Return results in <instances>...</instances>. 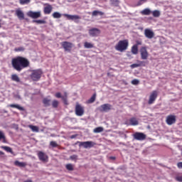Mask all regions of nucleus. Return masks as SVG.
<instances>
[{
    "instance_id": "nucleus-1",
    "label": "nucleus",
    "mask_w": 182,
    "mask_h": 182,
    "mask_svg": "<svg viewBox=\"0 0 182 182\" xmlns=\"http://www.w3.org/2000/svg\"><path fill=\"white\" fill-rule=\"evenodd\" d=\"M11 65L15 70L21 72L22 69H25V68L29 66V60L23 57H17L12 60Z\"/></svg>"
},
{
    "instance_id": "nucleus-2",
    "label": "nucleus",
    "mask_w": 182,
    "mask_h": 182,
    "mask_svg": "<svg viewBox=\"0 0 182 182\" xmlns=\"http://www.w3.org/2000/svg\"><path fill=\"white\" fill-rule=\"evenodd\" d=\"M127 48H129V40L127 39L119 41L115 46V49L118 52H124Z\"/></svg>"
},
{
    "instance_id": "nucleus-3",
    "label": "nucleus",
    "mask_w": 182,
    "mask_h": 182,
    "mask_svg": "<svg viewBox=\"0 0 182 182\" xmlns=\"http://www.w3.org/2000/svg\"><path fill=\"white\" fill-rule=\"evenodd\" d=\"M41 76H42V71L41 70H33L31 75V77L32 80H34L36 82L39 80Z\"/></svg>"
},
{
    "instance_id": "nucleus-4",
    "label": "nucleus",
    "mask_w": 182,
    "mask_h": 182,
    "mask_svg": "<svg viewBox=\"0 0 182 182\" xmlns=\"http://www.w3.org/2000/svg\"><path fill=\"white\" fill-rule=\"evenodd\" d=\"M159 96V92L156 90H154L149 95V100L148 101L149 105H153Z\"/></svg>"
},
{
    "instance_id": "nucleus-5",
    "label": "nucleus",
    "mask_w": 182,
    "mask_h": 182,
    "mask_svg": "<svg viewBox=\"0 0 182 182\" xmlns=\"http://www.w3.org/2000/svg\"><path fill=\"white\" fill-rule=\"evenodd\" d=\"M27 16H29V18H32L33 19H38V18H41V16H42V14L41 11H30L27 13Z\"/></svg>"
},
{
    "instance_id": "nucleus-6",
    "label": "nucleus",
    "mask_w": 182,
    "mask_h": 182,
    "mask_svg": "<svg viewBox=\"0 0 182 182\" xmlns=\"http://www.w3.org/2000/svg\"><path fill=\"white\" fill-rule=\"evenodd\" d=\"M63 16H65V18H67L68 21H74V22H79V19H80V16L78 15H70L64 14H63Z\"/></svg>"
},
{
    "instance_id": "nucleus-7",
    "label": "nucleus",
    "mask_w": 182,
    "mask_h": 182,
    "mask_svg": "<svg viewBox=\"0 0 182 182\" xmlns=\"http://www.w3.org/2000/svg\"><path fill=\"white\" fill-rule=\"evenodd\" d=\"M88 33L90 36H92V38H97V36L100 35L101 31L99 28H93L89 30Z\"/></svg>"
},
{
    "instance_id": "nucleus-8",
    "label": "nucleus",
    "mask_w": 182,
    "mask_h": 182,
    "mask_svg": "<svg viewBox=\"0 0 182 182\" xmlns=\"http://www.w3.org/2000/svg\"><path fill=\"white\" fill-rule=\"evenodd\" d=\"M141 59L146 60L149 58V52H147V48L146 47H141L140 49Z\"/></svg>"
},
{
    "instance_id": "nucleus-9",
    "label": "nucleus",
    "mask_w": 182,
    "mask_h": 182,
    "mask_svg": "<svg viewBox=\"0 0 182 182\" xmlns=\"http://www.w3.org/2000/svg\"><path fill=\"white\" fill-rule=\"evenodd\" d=\"M85 114V109L80 105L77 104L75 106V114L76 116H83Z\"/></svg>"
},
{
    "instance_id": "nucleus-10",
    "label": "nucleus",
    "mask_w": 182,
    "mask_h": 182,
    "mask_svg": "<svg viewBox=\"0 0 182 182\" xmlns=\"http://www.w3.org/2000/svg\"><path fill=\"white\" fill-rule=\"evenodd\" d=\"M98 110L100 112H109V110H112V105L110 104H104V105H100L99 107H98Z\"/></svg>"
},
{
    "instance_id": "nucleus-11",
    "label": "nucleus",
    "mask_w": 182,
    "mask_h": 182,
    "mask_svg": "<svg viewBox=\"0 0 182 182\" xmlns=\"http://www.w3.org/2000/svg\"><path fill=\"white\" fill-rule=\"evenodd\" d=\"M133 137L135 140H139V141H141L146 139V134L141 132H136L133 134Z\"/></svg>"
},
{
    "instance_id": "nucleus-12",
    "label": "nucleus",
    "mask_w": 182,
    "mask_h": 182,
    "mask_svg": "<svg viewBox=\"0 0 182 182\" xmlns=\"http://www.w3.org/2000/svg\"><path fill=\"white\" fill-rule=\"evenodd\" d=\"M144 36L147 39H153L154 38V31L150 28H146L144 30Z\"/></svg>"
},
{
    "instance_id": "nucleus-13",
    "label": "nucleus",
    "mask_w": 182,
    "mask_h": 182,
    "mask_svg": "<svg viewBox=\"0 0 182 182\" xmlns=\"http://www.w3.org/2000/svg\"><path fill=\"white\" fill-rule=\"evenodd\" d=\"M39 160H41V161H43L44 163H47L48 161V155H46V154L43 153V151H40L38 154Z\"/></svg>"
},
{
    "instance_id": "nucleus-14",
    "label": "nucleus",
    "mask_w": 182,
    "mask_h": 182,
    "mask_svg": "<svg viewBox=\"0 0 182 182\" xmlns=\"http://www.w3.org/2000/svg\"><path fill=\"white\" fill-rule=\"evenodd\" d=\"M166 123L169 126H171V124H173V123H176V116L174 115H169L166 117Z\"/></svg>"
},
{
    "instance_id": "nucleus-15",
    "label": "nucleus",
    "mask_w": 182,
    "mask_h": 182,
    "mask_svg": "<svg viewBox=\"0 0 182 182\" xmlns=\"http://www.w3.org/2000/svg\"><path fill=\"white\" fill-rule=\"evenodd\" d=\"M61 45L65 51H70L72 49V43L64 41L61 43Z\"/></svg>"
},
{
    "instance_id": "nucleus-16",
    "label": "nucleus",
    "mask_w": 182,
    "mask_h": 182,
    "mask_svg": "<svg viewBox=\"0 0 182 182\" xmlns=\"http://www.w3.org/2000/svg\"><path fill=\"white\" fill-rule=\"evenodd\" d=\"M94 143L92 141H85V142H81L80 146H82L84 149H90L93 147Z\"/></svg>"
},
{
    "instance_id": "nucleus-17",
    "label": "nucleus",
    "mask_w": 182,
    "mask_h": 182,
    "mask_svg": "<svg viewBox=\"0 0 182 182\" xmlns=\"http://www.w3.org/2000/svg\"><path fill=\"white\" fill-rule=\"evenodd\" d=\"M16 15L20 21L25 19V14H23V11H22V10L21 9L16 10Z\"/></svg>"
},
{
    "instance_id": "nucleus-18",
    "label": "nucleus",
    "mask_w": 182,
    "mask_h": 182,
    "mask_svg": "<svg viewBox=\"0 0 182 182\" xmlns=\"http://www.w3.org/2000/svg\"><path fill=\"white\" fill-rule=\"evenodd\" d=\"M53 7L50 4H48L47 6L44 7V14L46 15H49L52 12Z\"/></svg>"
},
{
    "instance_id": "nucleus-19",
    "label": "nucleus",
    "mask_w": 182,
    "mask_h": 182,
    "mask_svg": "<svg viewBox=\"0 0 182 182\" xmlns=\"http://www.w3.org/2000/svg\"><path fill=\"white\" fill-rule=\"evenodd\" d=\"M131 51L133 55H137V53H139V46H137V45H134L132 47Z\"/></svg>"
},
{
    "instance_id": "nucleus-20",
    "label": "nucleus",
    "mask_w": 182,
    "mask_h": 182,
    "mask_svg": "<svg viewBox=\"0 0 182 182\" xmlns=\"http://www.w3.org/2000/svg\"><path fill=\"white\" fill-rule=\"evenodd\" d=\"M11 80H13L14 82H16L17 83H19V82H21V78H19V76H18V75L13 74L11 75Z\"/></svg>"
},
{
    "instance_id": "nucleus-21",
    "label": "nucleus",
    "mask_w": 182,
    "mask_h": 182,
    "mask_svg": "<svg viewBox=\"0 0 182 182\" xmlns=\"http://www.w3.org/2000/svg\"><path fill=\"white\" fill-rule=\"evenodd\" d=\"M9 106V107H14L15 109H18V110H21V112H23V110H25V108H23V107H21L19 105L11 104Z\"/></svg>"
},
{
    "instance_id": "nucleus-22",
    "label": "nucleus",
    "mask_w": 182,
    "mask_h": 182,
    "mask_svg": "<svg viewBox=\"0 0 182 182\" xmlns=\"http://www.w3.org/2000/svg\"><path fill=\"white\" fill-rule=\"evenodd\" d=\"M129 124L132 126H137L139 124V121L136 118H131L129 119Z\"/></svg>"
},
{
    "instance_id": "nucleus-23",
    "label": "nucleus",
    "mask_w": 182,
    "mask_h": 182,
    "mask_svg": "<svg viewBox=\"0 0 182 182\" xmlns=\"http://www.w3.org/2000/svg\"><path fill=\"white\" fill-rule=\"evenodd\" d=\"M84 48H85V49H92V48H95V45L92 43L85 42L84 43Z\"/></svg>"
},
{
    "instance_id": "nucleus-24",
    "label": "nucleus",
    "mask_w": 182,
    "mask_h": 182,
    "mask_svg": "<svg viewBox=\"0 0 182 182\" xmlns=\"http://www.w3.org/2000/svg\"><path fill=\"white\" fill-rule=\"evenodd\" d=\"M28 127L34 133H38L39 132V127H38L37 126L28 125Z\"/></svg>"
},
{
    "instance_id": "nucleus-25",
    "label": "nucleus",
    "mask_w": 182,
    "mask_h": 182,
    "mask_svg": "<svg viewBox=\"0 0 182 182\" xmlns=\"http://www.w3.org/2000/svg\"><path fill=\"white\" fill-rule=\"evenodd\" d=\"M15 166H17L18 167H26V162H20L18 161H16L14 162Z\"/></svg>"
},
{
    "instance_id": "nucleus-26",
    "label": "nucleus",
    "mask_w": 182,
    "mask_h": 182,
    "mask_svg": "<svg viewBox=\"0 0 182 182\" xmlns=\"http://www.w3.org/2000/svg\"><path fill=\"white\" fill-rule=\"evenodd\" d=\"M141 15H150L151 10L150 9H145L141 11Z\"/></svg>"
},
{
    "instance_id": "nucleus-27",
    "label": "nucleus",
    "mask_w": 182,
    "mask_h": 182,
    "mask_svg": "<svg viewBox=\"0 0 182 182\" xmlns=\"http://www.w3.org/2000/svg\"><path fill=\"white\" fill-rule=\"evenodd\" d=\"M105 129L102 127H98L93 129L94 133H102Z\"/></svg>"
},
{
    "instance_id": "nucleus-28",
    "label": "nucleus",
    "mask_w": 182,
    "mask_h": 182,
    "mask_svg": "<svg viewBox=\"0 0 182 182\" xmlns=\"http://www.w3.org/2000/svg\"><path fill=\"white\" fill-rule=\"evenodd\" d=\"M53 17L55 19H59V18H62V14L56 11L53 14Z\"/></svg>"
},
{
    "instance_id": "nucleus-29",
    "label": "nucleus",
    "mask_w": 182,
    "mask_h": 182,
    "mask_svg": "<svg viewBox=\"0 0 182 182\" xmlns=\"http://www.w3.org/2000/svg\"><path fill=\"white\" fill-rule=\"evenodd\" d=\"M151 14L154 18H159V16H160V11L159 10H154L151 11Z\"/></svg>"
},
{
    "instance_id": "nucleus-30",
    "label": "nucleus",
    "mask_w": 182,
    "mask_h": 182,
    "mask_svg": "<svg viewBox=\"0 0 182 182\" xmlns=\"http://www.w3.org/2000/svg\"><path fill=\"white\" fill-rule=\"evenodd\" d=\"M110 3L113 5V6H119L120 1H119V0H110Z\"/></svg>"
},
{
    "instance_id": "nucleus-31",
    "label": "nucleus",
    "mask_w": 182,
    "mask_h": 182,
    "mask_svg": "<svg viewBox=\"0 0 182 182\" xmlns=\"http://www.w3.org/2000/svg\"><path fill=\"white\" fill-rule=\"evenodd\" d=\"M62 100H63L65 105H68V94L65 92L64 95L61 97Z\"/></svg>"
},
{
    "instance_id": "nucleus-32",
    "label": "nucleus",
    "mask_w": 182,
    "mask_h": 182,
    "mask_svg": "<svg viewBox=\"0 0 182 182\" xmlns=\"http://www.w3.org/2000/svg\"><path fill=\"white\" fill-rule=\"evenodd\" d=\"M33 23H38L40 25L46 23V21L45 20H33Z\"/></svg>"
},
{
    "instance_id": "nucleus-33",
    "label": "nucleus",
    "mask_w": 182,
    "mask_h": 182,
    "mask_svg": "<svg viewBox=\"0 0 182 182\" xmlns=\"http://www.w3.org/2000/svg\"><path fill=\"white\" fill-rule=\"evenodd\" d=\"M43 105H45V106L50 105V100H48L47 98L43 99Z\"/></svg>"
},
{
    "instance_id": "nucleus-34",
    "label": "nucleus",
    "mask_w": 182,
    "mask_h": 182,
    "mask_svg": "<svg viewBox=\"0 0 182 182\" xmlns=\"http://www.w3.org/2000/svg\"><path fill=\"white\" fill-rule=\"evenodd\" d=\"M103 14H104L103 12L99 11H94L92 12V16H97V15L102 16V15H103Z\"/></svg>"
},
{
    "instance_id": "nucleus-35",
    "label": "nucleus",
    "mask_w": 182,
    "mask_h": 182,
    "mask_svg": "<svg viewBox=\"0 0 182 182\" xmlns=\"http://www.w3.org/2000/svg\"><path fill=\"white\" fill-rule=\"evenodd\" d=\"M1 149H4L7 153H12V149L9 146H1Z\"/></svg>"
},
{
    "instance_id": "nucleus-36",
    "label": "nucleus",
    "mask_w": 182,
    "mask_h": 182,
    "mask_svg": "<svg viewBox=\"0 0 182 182\" xmlns=\"http://www.w3.org/2000/svg\"><path fill=\"white\" fill-rule=\"evenodd\" d=\"M6 139V136H5V133H4V132L0 131V141L1 140H4V141H5Z\"/></svg>"
},
{
    "instance_id": "nucleus-37",
    "label": "nucleus",
    "mask_w": 182,
    "mask_h": 182,
    "mask_svg": "<svg viewBox=\"0 0 182 182\" xmlns=\"http://www.w3.org/2000/svg\"><path fill=\"white\" fill-rule=\"evenodd\" d=\"M67 170H69V171H73V165L72 164H68L65 166Z\"/></svg>"
},
{
    "instance_id": "nucleus-38",
    "label": "nucleus",
    "mask_w": 182,
    "mask_h": 182,
    "mask_svg": "<svg viewBox=\"0 0 182 182\" xmlns=\"http://www.w3.org/2000/svg\"><path fill=\"white\" fill-rule=\"evenodd\" d=\"M96 100V95H93L91 98L88 100V103H93Z\"/></svg>"
},
{
    "instance_id": "nucleus-39",
    "label": "nucleus",
    "mask_w": 182,
    "mask_h": 182,
    "mask_svg": "<svg viewBox=\"0 0 182 182\" xmlns=\"http://www.w3.org/2000/svg\"><path fill=\"white\" fill-rule=\"evenodd\" d=\"M140 83V81L137 79L132 80V85H134L135 86L139 85Z\"/></svg>"
},
{
    "instance_id": "nucleus-40",
    "label": "nucleus",
    "mask_w": 182,
    "mask_h": 182,
    "mask_svg": "<svg viewBox=\"0 0 182 182\" xmlns=\"http://www.w3.org/2000/svg\"><path fill=\"white\" fill-rule=\"evenodd\" d=\"M50 146H51V147H58V143L55 141H51L50 142Z\"/></svg>"
},
{
    "instance_id": "nucleus-41",
    "label": "nucleus",
    "mask_w": 182,
    "mask_h": 182,
    "mask_svg": "<svg viewBox=\"0 0 182 182\" xmlns=\"http://www.w3.org/2000/svg\"><path fill=\"white\" fill-rule=\"evenodd\" d=\"M31 0H20V4L21 5H25V4H29Z\"/></svg>"
},
{
    "instance_id": "nucleus-42",
    "label": "nucleus",
    "mask_w": 182,
    "mask_h": 182,
    "mask_svg": "<svg viewBox=\"0 0 182 182\" xmlns=\"http://www.w3.org/2000/svg\"><path fill=\"white\" fill-rule=\"evenodd\" d=\"M140 66H141V64H136V63H134V64L131 65L132 69H134L136 68H140Z\"/></svg>"
},
{
    "instance_id": "nucleus-43",
    "label": "nucleus",
    "mask_w": 182,
    "mask_h": 182,
    "mask_svg": "<svg viewBox=\"0 0 182 182\" xmlns=\"http://www.w3.org/2000/svg\"><path fill=\"white\" fill-rule=\"evenodd\" d=\"M58 105H59V102H58V100L53 101V104H52L53 107H58Z\"/></svg>"
},
{
    "instance_id": "nucleus-44",
    "label": "nucleus",
    "mask_w": 182,
    "mask_h": 182,
    "mask_svg": "<svg viewBox=\"0 0 182 182\" xmlns=\"http://www.w3.org/2000/svg\"><path fill=\"white\" fill-rule=\"evenodd\" d=\"M16 52H22L23 50H25V48H23V47H19L17 48H15Z\"/></svg>"
},
{
    "instance_id": "nucleus-45",
    "label": "nucleus",
    "mask_w": 182,
    "mask_h": 182,
    "mask_svg": "<svg viewBox=\"0 0 182 182\" xmlns=\"http://www.w3.org/2000/svg\"><path fill=\"white\" fill-rule=\"evenodd\" d=\"M70 160H77V155H72L70 156Z\"/></svg>"
},
{
    "instance_id": "nucleus-46",
    "label": "nucleus",
    "mask_w": 182,
    "mask_h": 182,
    "mask_svg": "<svg viewBox=\"0 0 182 182\" xmlns=\"http://www.w3.org/2000/svg\"><path fill=\"white\" fill-rule=\"evenodd\" d=\"M176 181L182 182V176H178L176 177Z\"/></svg>"
},
{
    "instance_id": "nucleus-47",
    "label": "nucleus",
    "mask_w": 182,
    "mask_h": 182,
    "mask_svg": "<svg viewBox=\"0 0 182 182\" xmlns=\"http://www.w3.org/2000/svg\"><path fill=\"white\" fill-rule=\"evenodd\" d=\"M55 97H57L58 99H60V97H62V95L60 94V92H57L55 94Z\"/></svg>"
},
{
    "instance_id": "nucleus-48",
    "label": "nucleus",
    "mask_w": 182,
    "mask_h": 182,
    "mask_svg": "<svg viewBox=\"0 0 182 182\" xmlns=\"http://www.w3.org/2000/svg\"><path fill=\"white\" fill-rule=\"evenodd\" d=\"M177 166H178V168H182V162L178 163Z\"/></svg>"
},
{
    "instance_id": "nucleus-49",
    "label": "nucleus",
    "mask_w": 182,
    "mask_h": 182,
    "mask_svg": "<svg viewBox=\"0 0 182 182\" xmlns=\"http://www.w3.org/2000/svg\"><path fill=\"white\" fill-rule=\"evenodd\" d=\"M135 45H137V46H139V45H141V41H137L136 44H135Z\"/></svg>"
},
{
    "instance_id": "nucleus-50",
    "label": "nucleus",
    "mask_w": 182,
    "mask_h": 182,
    "mask_svg": "<svg viewBox=\"0 0 182 182\" xmlns=\"http://www.w3.org/2000/svg\"><path fill=\"white\" fill-rule=\"evenodd\" d=\"M141 2H143V4H144V2H147V0H140Z\"/></svg>"
},
{
    "instance_id": "nucleus-51",
    "label": "nucleus",
    "mask_w": 182,
    "mask_h": 182,
    "mask_svg": "<svg viewBox=\"0 0 182 182\" xmlns=\"http://www.w3.org/2000/svg\"><path fill=\"white\" fill-rule=\"evenodd\" d=\"M75 137H76V136H75V135L71 136V139H75Z\"/></svg>"
},
{
    "instance_id": "nucleus-52",
    "label": "nucleus",
    "mask_w": 182,
    "mask_h": 182,
    "mask_svg": "<svg viewBox=\"0 0 182 182\" xmlns=\"http://www.w3.org/2000/svg\"><path fill=\"white\" fill-rule=\"evenodd\" d=\"M18 99H21V96L18 95Z\"/></svg>"
},
{
    "instance_id": "nucleus-53",
    "label": "nucleus",
    "mask_w": 182,
    "mask_h": 182,
    "mask_svg": "<svg viewBox=\"0 0 182 182\" xmlns=\"http://www.w3.org/2000/svg\"><path fill=\"white\" fill-rule=\"evenodd\" d=\"M112 159L113 160H114L115 158H114V157H112Z\"/></svg>"
},
{
    "instance_id": "nucleus-54",
    "label": "nucleus",
    "mask_w": 182,
    "mask_h": 182,
    "mask_svg": "<svg viewBox=\"0 0 182 182\" xmlns=\"http://www.w3.org/2000/svg\"><path fill=\"white\" fill-rule=\"evenodd\" d=\"M0 28H1V23H0Z\"/></svg>"
}]
</instances>
